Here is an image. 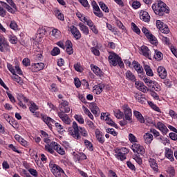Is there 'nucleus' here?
Instances as JSON below:
<instances>
[{"instance_id":"nucleus-1","label":"nucleus","mask_w":177,"mask_h":177,"mask_svg":"<svg viewBox=\"0 0 177 177\" xmlns=\"http://www.w3.org/2000/svg\"><path fill=\"white\" fill-rule=\"evenodd\" d=\"M68 135L73 136L76 140H81V135L84 138H87L88 131L84 127H79L77 122H73L72 127L68 128ZM81 133V135H80Z\"/></svg>"},{"instance_id":"nucleus-2","label":"nucleus","mask_w":177,"mask_h":177,"mask_svg":"<svg viewBox=\"0 0 177 177\" xmlns=\"http://www.w3.org/2000/svg\"><path fill=\"white\" fill-rule=\"evenodd\" d=\"M152 9L155 15L158 16H164L165 13H169V8L162 1H158V3L152 5Z\"/></svg>"},{"instance_id":"nucleus-3","label":"nucleus","mask_w":177,"mask_h":177,"mask_svg":"<svg viewBox=\"0 0 177 177\" xmlns=\"http://www.w3.org/2000/svg\"><path fill=\"white\" fill-rule=\"evenodd\" d=\"M44 150L48 151V153H50V154H54L55 150L61 156H64V154H66L64 149L62 148L60 145L54 141L51 142L50 145H46Z\"/></svg>"},{"instance_id":"nucleus-4","label":"nucleus","mask_w":177,"mask_h":177,"mask_svg":"<svg viewBox=\"0 0 177 177\" xmlns=\"http://www.w3.org/2000/svg\"><path fill=\"white\" fill-rule=\"evenodd\" d=\"M108 59L111 66H113L114 67H115V66L118 64L120 68H122V67H124V62H122L121 57H119L118 55H117L115 53L109 52Z\"/></svg>"},{"instance_id":"nucleus-5","label":"nucleus","mask_w":177,"mask_h":177,"mask_svg":"<svg viewBox=\"0 0 177 177\" xmlns=\"http://www.w3.org/2000/svg\"><path fill=\"white\" fill-rule=\"evenodd\" d=\"M113 153L115 158L124 161L127 160V154L129 153V149L126 147H117L113 149Z\"/></svg>"},{"instance_id":"nucleus-6","label":"nucleus","mask_w":177,"mask_h":177,"mask_svg":"<svg viewBox=\"0 0 177 177\" xmlns=\"http://www.w3.org/2000/svg\"><path fill=\"white\" fill-rule=\"evenodd\" d=\"M50 168L52 174L54 175L55 177H62L63 175H66L64 173V170L60 167V166L51 163L50 164Z\"/></svg>"},{"instance_id":"nucleus-7","label":"nucleus","mask_w":177,"mask_h":177,"mask_svg":"<svg viewBox=\"0 0 177 177\" xmlns=\"http://www.w3.org/2000/svg\"><path fill=\"white\" fill-rule=\"evenodd\" d=\"M122 109L123 111L124 118L129 122H132V109L129 107V105L124 104L122 106Z\"/></svg>"},{"instance_id":"nucleus-8","label":"nucleus","mask_w":177,"mask_h":177,"mask_svg":"<svg viewBox=\"0 0 177 177\" xmlns=\"http://www.w3.org/2000/svg\"><path fill=\"white\" fill-rule=\"evenodd\" d=\"M17 100H19L18 106H19L21 109H23V110L27 109V105H26V104H24L23 102H24V103H28V102H30V100L25 97L23 94H18Z\"/></svg>"},{"instance_id":"nucleus-9","label":"nucleus","mask_w":177,"mask_h":177,"mask_svg":"<svg viewBox=\"0 0 177 177\" xmlns=\"http://www.w3.org/2000/svg\"><path fill=\"white\" fill-rule=\"evenodd\" d=\"M131 149L133 153H137L138 154H141L143 156L146 153V149H145V147L140 145V144H138L136 142L133 143L131 145Z\"/></svg>"},{"instance_id":"nucleus-10","label":"nucleus","mask_w":177,"mask_h":177,"mask_svg":"<svg viewBox=\"0 0 177 177\" xmlns=\"http://www.w3.org/2000/svg\"><path fill=\"white\" fill-rule=\"evenodd\" d=\"M151 124L155 127V128L160 131L162 135H166L167 133H168V132H169V130L168 129L167 126H165V124H164V123L161 122H158L156 124H153V122H151Z\"/></svg>"},{"instance_id":"nucleus-11","label":"nucleus","mask_w":177,"mask_h":177,"mask_svg":"<svg viewBox=\"0 0 177 177\" xmlns=\"http://www.w3.org/2000/svg\"><path fill=\"white\" fill-rule=\"evenodd\" d=\"M6 50H10V47L5 37L0 36V52H5Z\"/></svg>"},{"instance_id":"nucleus-12","label":"nucleus","mask_w":177,"mask_h":177,"mask_svg":"<svg viewBox=\"0 0 177 177\" xmlns=\"http://www.w3.org/2000/svg\"><path fill=\"white\" fill-rule=\"evenodd\" d=\"M58 117L60 118V120L66 124V125H70L71 124V119L68 116V115L66 114L64 112H58Z\"/></svg>"},{"instance_id":"nucleus-13","label":"nucleus","mask_w":177,"mask_h":177,"mask_svg":"<svg viewBox=\"0 0 177 177\" xmlns=\"http://www.w3.org/2000/svg\"><path fill=\"white\" fill-rule=\"evenodd\" d=\"M71 32L73 35V37L76 39H81V32H80V30L77 28V27L74 26H71L70 28Z\"/></svg>"},{"instance_id":"nucleus-14","label":"nucleus","mask_w":177,"mask_h":177,"mask_svg":"<svg viewBox=\"0 0 177 177\" xmlns=\"http://www.w3.org/2000/svg\"><path fill=\"white\" fill-rule=\"evenodd\" d=\"M44 68H45L44 63L40 62L32 64V71L34 73H38V71H41V70H44Z\"/></svg>"},{"instance_id":"nucleus-15","label":"nucleus","mask_w":177,"mask_h":177,"mask_svg":"<svg viewBox=\"0 0 177 177\" xmlns=\"http://www.w3.org/2000/svg\"><path fill=\"white\" fill-rule=\"evenodd\" d=\"M136 88L138 89V91H140L141 92H143L144 93H147V92L149 91V88L147 86L143 84L142 82H136L135 83Z\"/></svg>"},{"instance_id":"nucleus-16","label":"nucleus","mask_w":177,"mask_h":177,"mask_svg":"<svg viewBox=\"0 0 177 177\" xmlns=\"http://www.w3.org/2000/svg\"><path fill=\"white\" fill-rule=\"evenodd\" d=\"M140 53H141V55L145 56V57H147L148 59H151V52L149 49V47L142 46L141 47Z\"/></svg>"},{"instance_id":"nucleus-17","label":"nucleus","mask_w":177,"mask_h":177,"mask_svg":"<svg viewBox=\"0 0 177 177\" xmlns=\"http://www.w3.org/2000/svg\"><path fill=\"white\" fill-rule=\"evenodd\" d=\"M158 74L162 80H165L167 76L168 75V73L167 72V69L164 68V66H159L158 68Z\"/></svg>"},{"instance_id":"nucleus-18","label":"nucleus","mask_w":177,"mask_h":177,"mask_svg":"<svg viewBox=\"0 0 177 177\" xmlns=\"http://www.w3.org/2000/svg\"><path fill=\"white\" fill-rule=\"evenodd\" d=\"M15 139L17 140L19 143H20V145H21V146L24 147H28L30 146V143L18 134L15 136Z\"/></svg>"},{"instance_id":"nucleus-19","label":"nucleus","mask_w":177,"mask_h":177,"mask_svg":"<svg viewBox=\"0 0 177 177\" xmlns=\"http://www.w3.org/2000/svg\"><path fill=\"white\" fill-rule=\"evenodd\" d=\"M140 19L145 23H149L150 21V15L147 11L142 10L140 12Z\"/></svg>"},{"instance_id":"nucleus-20","label":"nucleus","mask_w":177,"mask_h":177,"mask_svg":"<svg viewBox=\"0 0 177 177\" xmlns=\"http://www.w3.org/2000/svg\"><path fill=\"white\" fill-rule=\"evenodd\" d=\"M104 88V84H99L93 87V92L95 93V95H100L102 92H103V89Z\"/></svg>"},{"instance_id":"nucleus-21","label":"nucleus","mask_w":177,"mask_h":177,"mask_svg":"<svg viewBox=\"0 0 177 177\" xmlns=\"http://www.w3.org/2000/svg\"><path fill=\"white\" fill-rule=\"evenodd\" d=\"M41 119L44 122H45V124L48 125V128H50V129H52V124H55V120L48 117V115H43Z\"/></svg>"},{"instance_id":"nucleus-22","label":"nucleus","mask_w":177,"mask_h":177,"mask_svg":"<svg viewBox=\"0 0 177 177\" xmlns=\"http://www.w3.org/2000/svg\"><path fill=\"white\" fill-rule=\"evenodd\" d=\"M165 156L166 158H168L169 161H174L175 159L174 158V151L172 149L169 148H165Z\"/></svg>"},{"instance_id":"nucleus-23","label":"nucleus","mask_w":177,"mask_h":177,"mask_svg":"<svg viewBox=\"0 0 177 177\" xmlns=\"http://www.w3.org/2000/svg\"><path fill=\"white\" fill-rule=\"evenodd\" d=\"M149 164L152 168L153 171L155 172H158V165H157V161L154 158H149Z\"/></svg>"},{"instance_id":"nucleus-24","label":"nucleus","mask_w":177,"mask_h":177,"mask_svg":"<svg viewBox=\"0 0 177 177\" xmlns=\"http://www.w3.org/2000/svg\"><path fill=\"white\" fill-rule=\"evenodd\" d=\"M144 142L146 145H150L153 142V134L150 133H146L143 136Z\"/></svg>"},{"instance_id":"nucleus-25","label":"nucleus","mask_w":177,"mask_h":177,"mask_svg":"<svg viewBox=\"0 0 177 177\" xmlns=\"http://www.w3.org/2000/svg\"><path fill=\"white\" fill-rule=\"evenodd\" d=\"M133 115L134 117H136L138 121H139V122H140L141 124H145V118L143 117L142 113H140V112L138 111H133Z\"/></svg>"},{"instance_id":"nucleus-26","label":"nucleus","mask_w":177,"mask_h":177,"mask_svg":"<svg viewBox=\"0 0 177 177\" xmlns=\"http://www.w3.org/2000/svg\"><path fill=\"white\" fill-rule=\"evenodd\" d=\"M78 26L80 31L84 34V35H88L89 34V28L82 23H79Z\"/></svg>"},{"instance_id":"nucleus-27","label":"nucleus","mask_w":177,"mask_h":177,"mask_svg":"<svg viewBox=\"0 0 177 177\" xmlns=\"http://www.w3.org/2000/svg\"><path fill=\"white\" fill-rule=\"evenodd\" d=\"M51 35L52 37H53V38H55L56 39H60V38L62 37V32L58 29L54 28L51 31Z\"/></svg>"},{"instance_id":"nucleus-28","label":"nucleus","mask_w":177,"mask_h":177,"mask_svg":"<svg viewBox=\"0 0 177 177\" xmlns=\"http://www.w3.org/2000/svg\"><path fill=\"white\" fill-rule=\"evenodd\" d=\"M66 53L68 55H73L74 53V50L73 49V43L70 41H66Z\"/></svg>"},{"instance_id":"nucleus-29","label":"nucleus","mask_w":177,"mask_h":177,"mask_svg":"<svg viewBox=\"0 0 177 177\" xmlns=\"http://www.w3.org/2000/svg\"><path fill=\"white\" fill-rule=\"evenodd\" d=\"M91 67L92 71L98 77H102V75H103V72L102 71V70L100 69L99 67L95 65H91Z\"/></svg>"},{"instance_id":"nucleus-30","label":"nucleus","mask_w":177,"mask_h":177,"mask_svg":"<svg viewBox=\"0 0 177 177\" xmlns=\"http://www.w3.org/2000/svg\"><path fill=\"white\" fill-rule=\"evenodd\" d=\"M95 136L100 143H104V137H103V135H102V133L98 129L95 130Z\"/></svg>"},{"instance_id":"nucleus-31","label":"nucleus","mask_w":177,"mask_h":177,"mask_svg":"<svg viewBox=\"0 0 177 177\" xmlns=\"http://www.w3.org/2000/svg\"><path fill=\"white\" fill-rule=\"evenodd\" d=\"M127 80H129V81H133L135 82L136 81V77H135V75L131 71H127L125 73Z\"/></svg>"},{"instance_id":"nucleus-32","label":"nucleus","mask_w":177,"mask_h":177,"mask_svg":"<svg viewBox=\"0 0 177 177\" xmlns=\"http://www.w3.org/2000/svg\"><path fill=\"white\" fill-rule=\"evenodd\" d=\"M144 70L145 71L147 75L149 77H153V75H154L153 70L150 68V66L144 64Z\"/></svg>"},{"instance_id":"nucleus-33","label":"nucleus","mask_w":177,"mask_h":177,"mask_svg":"<svg viewBox=\"0 0 177 177\" xmlns=\"http://www.w3.org/2000/svg\"><path fill=\"white\" fill-rule=\"evenodd\" d=\"M147 39H149V42L152 44V45L157 46L158 44V41H157V38L153 35V34H150L147 36Z\"/></svg>"},{"instance_id":"nucleus-34","label":"nucleus","mask_w":177,"mask_h":177,"mask_svg":"<svg viewBox=\"0 0 177 177\" xmlns=\"http://www.w3.org/2000/svg\"><path fill=\"white\" fill-rule=\"evenodd\" d=\"M28 103H30V106H29V110L30 111V113H35V111H37V110H38V106L37 105V104L32 101H29Z\"/></svg>"},{"instance_id":"nucleus-35","label":"nucleus","mask_w":177,"mask_h":177,"mask_svg":"<svg viewBox=\"0 0 177 177\" xmlns=\"http://www.w3.org/2000/svg\"><path fill=\"white\" fill-rule=\"evenodd\" d=\"M46 34V30L44 27H41L37 30V37L38 38H44V37H45Z\"/></svg>"},{"instance_id":"nucleus-36","label":"nucleus","mask_w":177,"mask_h":177,"mask_svg":"<svg viewBox=\"0 0 177 177\" xmlns=\"http://www.w3.org/2000/svg\"><path fill=\"white\" fill-rule=\"evenodd\" d=\"M91 111L93 113V114H99L100 113V111L99 109V107L96 104H91L90 105Z\"/></svg>"},{"instance_id":"nucleus-37","label":"nucleus","mask_w":177,"mask_h":177,"mask_svg":"<svg viewBox=\"0 0 177 177\" xmlns=\"http://www.w3.org/2000/svg\"><path fill=\"white\" fill-rule=\"evenodd\" d=\"M55 14L58 20H61V21H64V15L62 13L61 10L57 9L55 10Z\"/></svg>"},{"instance_id":"nucleus-38","label":"nucleus","mask_w":177,"mask_h":177,"mask_svg":"<svg viewBox=\"0 0 177 177\" xmlns=\"http://www.w3.org/2000/svg\"><path fill=\"white\" fill-rule=\"evenodd\" d=\"M113 114L116 118H118V120H121L122 119V117H124V113L120 109H114Z\"/></svg>"},{"instance_id":"nucleus-39","label":"nucleus","mask_w":177,"mask_h":177,"mask_svg":"<svg viewBox=\"0 0 177 177\" xmlns=\"http://www.w3.org/2000/svg\"><path fill=\"white\" fill-rule=\"evenodd\" d=\"M134 68L138 74H142V73H143V67H142L140 64L138 62L134 63Z\"/></svg>"},{"instance_id":"nucleus-40","label":"nucleus","mask_w":177,"mask_h":177,"mask_svg":"<svg viewBox=\"0 0 177 177\" xmlns=\"http://www.w3.org/2000/svg\"><path fill=\"white\" fill-rule=\"evenodd\" d=\"M0 3H2L3 8H5L8 10V12H9L10 13H15V10L12 7H10L8 3L3 1H0Z\"/></svg>"},{"instance_id":"nucleus-41","label":"nucleus","mask_w":177,"mask_h":177,"mask_svg":"<svg viewBox=\"0 0 177 177\" xmlns=\"http://www.w3.org/2000/svg\"><path fill=\"white\" fill-rule=\"evenodd\" d=\"M101 120H104V121H106V124H108L109 125H114V122L111 120H110V118H109V116L107 115H101Z\"/></svg>"},{"instance_id":"nucleus-42","label":"nucleus","mask_w":177,"mask_h":177,"mask_svg":"<svg viewBox=\"0 0 177 177\" xmlns=\"http://www.w3.org/2000/svg\"><path fill=\"white\" fill-rule=\"evenodd\" d=\"M154 57L156 60H158V61L162 60V57H163L162 53L158 50H155Z\"/></svg>"},{"instance_id":"nucleus-43","label":"nucleus","mask_w":177,"mask_h":177,"mask_svg":"<svg viewBox=\"0 0 177 177\" xmlns=\"http://www.w3.org/2000/svg\"><path fill=\"white\" fill-rule=\"evenodd\" d=\"M143 81L147 86L151 87L153 86V84L154 83V81L150 80V77H144Z\"/></svg>"},{"instance_id":"nucleus-44","label":"nucleus","mask_w":177,"mask_h":177,"mask_svg":"<svg viewBox=\"0 0 177 177\" xmlns=\"http://www.w3.org/2000/svg\"><path fill=\"white\" fill-rule=\"evenodd\" d=\"M74 118L77 121V122H79V124H84L85 122L84 117L81 115H75Z\"/></svg>"},{"instance_id":"nucleus-45","label":"nucleus","mask_w":177,"mask_h":177,"mask_svg":"<svg viewBox=\"0 0 177 177\" xmlns=\"http://www.w3.org/2000/svg\"><path fill=\"white\" fill-rule=\"evenodd\" d=\"M131 28L136 34H138V35L140 34V29H139V27H138V26H136L133 22L131 23Z\"/></svg>"},{"instance_id":"nucleus-46","label":"nucleus","mask_w":177,"mask_h":177,"mask_svg":"<svg viewBox=\"0 0 177 177\" xmlns=\"http://www.w3.org/2000/svg\"><path fill=\"white\" fill-rule=\"evenodd\" d=\"M74 68L78 73H82V71H84V68H82V66H81L80 63L75 64Z\"/></svg>"},{"instance_id":"nucleus-47","label":"nucleus","mask_w":177,"mask_h":177,"mask_svg":"<svg viewBox=\"0 0 177 177\" xmlns=\"http://www.w3.org/2000/svg\"><path fill=\"white\" fill-rule=\"evenodd\" d=\"M148 103L150 107L153 109V110H154L155 111H157L158 113H161V109H160V107L157 106V105L154 104V103L151 102H149Z\"/></svg>"},{"instance_id":"nucleus-48","label":"nucleus","mask_w":177,"mask_h":177,"mask_svg":"<svg viewBox=\"0 0 177 177\" xmlns=\"http://www.w3.org/2000/svg\"><path fill=\"white\" fill-rule=\"evenodd\" d=\"M151 87L153 88L154 91H156V92H158L161 90V86H160L157 82H153Z\"/></svg>"},{"instance_id":"nucleus-49","label":"nucleus","mask_w":177,"mask_h":177,"mask_svg":"<svg viewBox=\"0 0 177 177\" xmlns=\"http://www.w3.org/2000/svg\"><path fill=\"white\" fill-rule=\"evenodd\" d=\"M99 5H100L101 9L103 10V12H105V13H109V7H107V6H106L104 4V3L100 1L99 3Z\"/></svg>"},{"instance_id":"nucleus-50","label":"nucleus","mask_w":177,"mask_h":177,"mask_svg":"<svg viewBox=\"0 0 177 177\" xmlns=\"http://www.w3.org/2000/svg\"><path fill=\"white\" fill-rule=\"evenodd\" d=\"M50 53L52 56H57V55H60V48H59L58 47H55L51 50Z\"/></svg>"},{"instance_id":"nucleus-51","label":"nucleus","mask_w":177,"mask_h":177,"mask_svg":"<svg viewBox=\"0 0 177 177\" xmlns=\"http://www.w3.org/2000/svg\"><path fill=\"white\" fill-rule=\"evenodd\" d=\"M84 145H86L87 149L90 150V151H92L93 150V145H92V143L89 140H85Z\"/></svg>"},{"instance_id":"nucleus-52","label":"nucleus","mask_w":177,"mask_h":177,"mask_svg":"<svg viewBox=\"0 0 177 177\" xmlns=\"http://www.w3.org/2000/svg\"><path fill=\"white\" fill-rule=\"evenodd\" d=\"M71 109L68 106H59V113H68Z\"/></svg>"},{"instance_id":"nucleus-53","label":"nucleus","mask_w":177,"mask_h":177,"mask_svg":"<svg viewBox=\"0 0 177 177\" xmlns=\"http://www.w3.org/2000/svg\"><path fill=\"white\" fill-rule=\"evenodd\" d=\"M83 20H84V21H85V23H86L87 26H88V27H90V28L91 27H93V26H95V24L92 21V20H91L85 17H83Z\"/></svg>"},{"instance_id":"nucleus-54","label":"nucleus","mask_w":177,"mask_h":177,"mask_svg":"<svg viewBox=\"0 0 177 177\" xmlns=\"http://www.w3.org/2000/svg\"><path fill=\"white\" fill-rule=\"evenodd\" d=\"M9 41L10 44H17V37L15 35H11L9 36Z\"/></svg>"},{"instance_id":"nucleus-55","label":"nucleus","mask_w":177,"mask_h":177,"mask_svg":"<svg viewBox=\"0 0 177 177\" xmlns=\"http://www.w3.org/2000/svg\"><path fill=\"white\" fill-rule=\"evenodd\" d=\"M160 31L162 32V34H169V28H168L167 24H165Z\"/></svg>"},{"instance_id":"nucleus-56","label":"nucleus","mask_w":177,"mask_h":177,"mask_svg":"<svg viewBox=\"0 0 177 177\" xmlns=\"http://www.w3.org/2000/svg\"><path fill=\"white\" fill-rule=\"evenodd\" d=\"M129 140L131 142V143H136L138 142V138H136V137L133 134L129 133Z\"/></svg>"},{"instance_id":"nucleus-57","label":"nucleus","mask_w":177,"mask_h":177,"mask_svg":"<svg viewBox=\"0 0 177 177\" xmlns=\"http://www.w3.org/2000/svg\"><path fill=\"white\" fill-rule=\"evenodd\" d=\"M131 6L133 9H139V8L141 6V4L138 1H134L132 2Z\"/></svg>"},{"instance_id":"nucleus-58","label":"nucleus","mask_w":177,"mask_h":177,"mask_svg":"<svg viewBox=\"0 0 177 177\" xmlns=\"http://www.w3.org/2000/svg\"><path fill=\"white\" fill-rule=\"evenodd\" d=\"M160 38L162 40V41L165 44V45H169V38L164 37L162 35H160Z\"/></svg>"},{"instance_id":"nucleus-59","label":"nucleus","mask_w":177,"mask_h":177,"mask_svg":"<svg viewBox=\"0 0 177 177\" xmlns=\"http://www.w3.org/2000/svg\"><path fill=\"white\" fill-rule=\"evenodd\" d=\"M28 172L30 174V175H32V176L38 177V171H37L35 169H29Z\"/></svg>"},{"instance_id":"nucleus-60","label":"nucleus","mask_w":177,"mask_h":177,"mask_svg":"<svg viewBox=\"0 0 177 177\" xmlns=\"http://www.w3.org/2000/svg\"><path fill=\"white\" fill-rule=\"evenodd\" d=\"M134 97L138 100V102H139V103H143V98L142 97V95L140 93H136Z\"/></svg>"},{"instance_id":"nucleus-61","label":"nucleus","mask_w":177,"mask_h":177,"mask_svg":"<svg viewBox=\"0 0 177 177\" xmlns=\"http://www.w3.org/2000/svg\"><path fill=\"white\" fill-rule=\"evenodd\" d=\"M106 28H108V30H109V31H111V32H117V29H115V27H113V26H111V24L106 23Z\"/></svg>"},{"instance_id":"nucleus-62","label":"nucleus","mask_w":177,"mask_h":177,"mask_svg":"<svg viewBox=\"0 0 177 177\" xmlns=\"http://www.w3.org/2000/svg\"><path fill=\"white\" fill-rule=\"evenodd\" d=\"M107 133H110L111 135H113V136H117L118 135V133L114 130V129H106Z\"/></svg>"},{"instance_id":"nucleus-63","label":"nucleus","mask_w":177,"mask_h":177,"mask_svg":"<svg viewBox=\"0 0 177 177\" xmlns=\"http://www.w3.org/2000/svg\"><path fill=\"white\" fill-rule=\"evenodd\" d=\"M169 115L170 117H171V118H174V120L177 119V113H175V111L170 109L169 111Z\"/></svg>"},{"instance_id":"nucleus-64","label":"nucleus","mask_w":177,"mask_h":177,"mask_svg":"<svg viewBox=\"0 0 177 177\" xmlns=\"http://www.w3.org/2000/svg\"><path fill=\"white\" fill-rule=\"evenodd\" d=\"M10 27V28H12V30H14L16 31V30H17V24H16L15 21H11Z\"/></svg>"}]
</instances>
